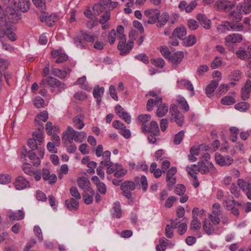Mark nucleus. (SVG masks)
I'll return each mask as SVG.
<instances>
[{"mask_svg":"<svg viewBox=\"0 0 251 251\" xmlns=\"http://www.w3.org/2000/svg\"><path fill=\"white\" fill-rule=\"evenodd\" d=\"M184 45L187 47H190L194 45L196 42V38L195 35H191L186 38L184 40Z\"/></svg>","mask_w":251,"mask_h":251,"instance_id":"603ef678","label":"nucleus"},{"mask_svg":"<svg viewBox=\"0 0 251 251\" xmlns=\"http://www.w3.org/2000/svg\"><path fill=\"white\" fill-rule=\"evenodd\" d=\"M30 5L29 0H19L18 7L23 12H27L29 9Z\"/></svg>","mask_w":251,"mask_h":251,"instance_id":"473e14b6","label":"nucleus"},{"mask_svg":"<svg viewBox=\"0 0 251 251\" xmlns=\"http://www.w3.org/2000/svg\"><path fill=\"white\" fill-rule=\"evenodd\" d=\"M215 158L216 163L220 166H229L234 161L231 156L228 155H223L219 153H215Z\"/></svg>","mask_w":251,"mask_h":251,"instance_id":"1a4fd4ad","label":"nucleus"},{"mask_svg":"<svg viewBox=\"0 0 251 251\" xmlns=\"http://www.w3.org/2000/svg\"><path fill=\"white\" fill-rule=\"evenodd\" d=\"M74 137H75V130L74 129L70 127L67 131L63 132L62 134V140L68 141L69 143L72 144L74 140Z\"/></svg>","mask_w":251,"mask_h":251,"instance_id":"5701e85b","label":"nucleus"},{"mask_svg":"<svg viewBox=\"0 0 251 251\" xmlns=\"http://www.w3.org/2000/svg\"><path fill=\"white\" fill-rule=\"evenodd\" d=\"M71 195L74 197L75 200H78L81 199V195L76 187L73 186L70 189Z\"/></svg>","mask_w":251,"mask_h":251,"instance_id":"0e129e2a","label":"nucleus"},{"mask_svg":"<svg viewBox=\"0 0 251 251\" xmlns=\"http://www.w3.org/2000/svg\"><path fill=\"white\" fill-rule=\"evenodd\" d=\"M80 34L82 36L85 42H93L95 40L96 36L94 35H90L87 33L86 32L83 31L82 30L80 31Z\"/></svg>","mask_w":251,"mask_h":251,"instance_id":"6e6d98bb","label":"nucleus"},{"mask_svg":"<svg viewBox=\"0 0 251 251\" xmlns=\"http://www.w3.org/2000/svg\"><path fill=\"white\" fill-rule=\"evenodd\" d=\"M161 103H162V98L161 97H156L155 100L150 99L147 102V110L148 111H152L154 105L157 106Z\"/></svg>","mask_w":251,"mask_h":251,"instance_id":"393cba45","label":"nucleus"},{"mask_svg":"<svg viewBox=\"0 0 251 251\" xmlns=\"http://www.w3.org/2000/svg\"><path fill=\"white\" fill-rule=\"evenodd\" d=\"M184 58V53L181 51H178L171 54L169 60L174 65H177L182 61Z\"/></svg>","mask_w":251,"mask_h":251,"instance_id":"dca6fc26","label":"nucleus"},{"mask_svg":"<svg viewBox=\"0 0 251 251\" xmlns=\"http://www.w3.org/2000/svg\"><path fill=\"white\" fill-rule=\"evenodd\" d=\"M244 5L242 6L243 11L245 14H249L251 11V1L245 0L244 2Z\"/></svg>","mask_w":251,"mask_h":251,"instance_id":"338daca9","label":"nucleus"},{"mask_svg":"<svg viewBox=\"0 0 251 251\" xmlns=\"http://www.w3.org/2000/svg\"><path fill=\"white\" fill-rule=\"evenodd\" d=\"M22 169L25 174L29 176H32L34 171L30 164L27 162L24 163Z\"/></svg>","mask_w":251,"mask_h":251,"instance_id":"5fc2aeb1","label":"nucleus"},{"mask_svg":"<svg viewBox=\"0 0 251 251\" xmlns=\"http://www.w3.org/2000/svg\"><path fill=\"white\" fill-rule=\"evenodd\" d=\"M203 228L205 232L207 234H212L214 231L213 226L211 224L209 221L208 220H204Z\"/></svg>","mask_w":251,"mask_h":251,"instance_id":"de8ad7c7","label":"nucleus"},{"mask_svg":"<svg viewBox=\"0 0 251 251\" xmlns=\"http://www.w3.org/2000/svg\"><path fill=\"white\" fill-rule=\"evenodd\" d=\"M78 186L84 193L92 192L94 193V190L90 187V183L89 179L85 177H79L77 180Z\"/></svg>","mask_w":251,"mask_h":251,"instance_id":"f8f14e48","label":"nucleus"},{"mask_svg":"<svg viewBox=\"0 0 251 251\" xmlns=\"http://www.w3.org/2000/svg\"><path fill=\"white\" fill-rule=\"evenodd\" d=\"M223 205L227 209H232L233 207H235L236 202L233 199V197L229 195H227L225 196V199L223 200ZM238 205H240V203L236 202Z\"/></svg>","mask_w":251,"mask_h":251,"instance_id":"6ab92c4d","label":"nucleus"},{"mask_svg":"<svg viewBox=\"0 0 251 251\" xmlns=\"http://www.w3.org/2000/svg\"><path fill=\"white\" fill-rule=\"evenodd\" d=\"M172 35L180 40H183L186 35V28L184 26H179L176 28L172 33Z\"/></svg>","mask_w":251,"mask_h":251,"instance_id":"b1692460","label":"nucleus"},{"mask_svg":"<svg viewBox=\"0 0 251 251\" xmlns=\"http://www.w3.org/2000/svg\"><path fill=\"white\" fill-rule=\"evenodd\" d=\"M215 5L218 9L226 11L232 9L235 4L229 0H218L215 2Z\"/></svg>","mask_w":251,"mask_h":251,"instance_id":"ddd939ff","label":"nucleus"},{"mask_svg":"<svg viewBox=\"0 0 251 251\" xmlns=\"http://www.w3.org/2000/svg\"><path fill=\"white\" fill-rule=\"evenodd\" d=\"M46 84L49 87H57L59 91L64 90L66 88L65 84L62 83L59 80L51 76H47L44 78L40 83L39 87H45Z\"/></svg>","mask_w":251,"mask_h":251,"instance_id":"39448f33","label":"nucleus"},{"mask_svg":"<svg viewBox=\"0 0 251 251\" xmlns=\"http://www.w3.org/2000/svg\"><path fill=\"white\" fill-rule=\"evenodd\" d=\"M243 40L242 35L238 33H233L228 35L225 38V42L226 44L231 43H240Z\"/></svg>","mask_w":251,"mask_h":251,"instance_id":"f3484780","label":"nucleus"},{"mask_svg":"<svg viewBox=\"0 0 251 251\" xmlns=\"http://www.w3.org/2000/svg\"><path fill=\"white\" fill-rule=\"evenodd\" d=\"M170 112L171 113L170 119L172 123H176L178 126H182L183 124L184 115L178 110L177 106L172 104L170 106Z\"/></svg>","mask_w":251,"mask_h":251,"instance_id":"0eeeda50","label":"nucleus"},{"mask_svg":"<svg viewBox=\"0 0 251 251\" xmlns=\"http://www.w3.org/2000/svg\"><path fill=\"white\" fill-rule=\"evenodd\" d=\"M144 192L147 191L148 184L146 177L142 176L141 177L137 176L134 178V181L126 180L121 185V189L122 191L123 195L127 199H130L132 197V191H133L136 186L140 185Z\"/></svg>","mask_w":251,"mask_h":251,"instance_id":"f03ea898","label":"nucleus"},{"mask_svg":"<svg viewBox=\"0 0 251 251\" xmlns=\"http://www.w3.org/2000/svg\"><path fill=\"white\" fill-rule=\"evenodd\" d=\"M100 1L101 3H103L109 10L114 9L118 5L117 2L112 1L111 0H100Z\"/></svg>","mask_w":251,"mask_h":251,"instance_id":"a18cd8bd","label":"nucleus"},{"mask_svg":"<svg viewBox=\"0 0 251 251\" xmlns=\"http://www.w3.org/2000/svg\"><path fill=\"white\" fill-rule=\"evenodd\" d=\"M44 126H41L37 130L33 132L32 134V137L38 142L39 146L41 145L44 141Z\"/></svg>","mask_w":251,"mask_h":251,"instance_id":"aec40b11","label":"nucleus"},{"mask_svg":"<svg viewBox=\"0 0 251 251\" xmlns=\"http://www.w3.org/2000/svg\"><path fill=\"white\" fill-rule=\"evenodd\" d=\"M117 35L120 38V42L118 45V49L120 50L121 55L127 54L133 47V41L135 40L138 35V32L135 30H131L129 32L130 40L126 44V36L124 34V28L122 25H119L117 27Z\"/></svg>","mask_w":251,"mask_h":251,"instance_id":"f257e3e1","label":"nucleus"},{"mask_svg":"<svg viewBox=\"0 0 251 251\" xmlns=\"http://www.w3.org/2000/svg\"><path fill=\"white\" fill-rule=\"evenodd\" d=\"M236 55L238 58L242 60H246L251 57V54L247 51L240 48L236 52Z\"/></svg>","mask_w":251,"mask_h":251,"instance_id":"f704fd0d","label":"nucleus"},{"mask_svg":"<svg viewBox=\"0 0 251 251\" xmlns=\"http://www.w3.org/2000/svg\"><path fill=\"white\" fill-rule=\"evenodd\" d=\"M48 119V113L47 111H44L38 114L35 119L36 124L38 126H42V122H46Z\"/></svg>","mask_w":251,"mask_h":251,"instance_id":"2f4dec72","label":"nucleus"},{"mask_svg":"<svg viewBox=\"0 0 251 251\" xmlns=\"http://www.w3.org/2000/svg\"><path fill=\"white\" fill-rule=\"evenodd\" d=\"M151 61L152 64L159 68H163L165 63L164 60L161 58L152 59Z\"/></svg>","mask_w":251,"mask_h":251,"instance_id":"e2e57ef3","label":"nucleus"},{"mask_svg":"<svg viewBox=\"0 0 251 251\" xmlns=\"http://www.w3.org/2000/svg\"><path fill=\"white\" fill-rule=\"evenodd\" d=\"M237 184L240 188L244 192L249 200H251V179L245 181L239 178L237 180Z\"/></svg>","mask_w":251,"mask_h":251,"instance_id":"9b49d317","label":"nucleus"},{"mask_svg":"<svg viewBox=\"0 0 251 251\" xmlns=\"http://www.w3.org/2000/svg\"><path fill=\"white\" fill-rule=\"evenodd\" d=\"M242 15L240 12L233 11L229 14V18L234 22L238 23L242 19Z\"/></svg>","mask_w":251,"mask_h":251,"instance_id":"58836bf2","label":"nucleus"},{"mask_svg":"<svg viewBox=\"0 0 251 251\" xmlns=\"http://www.w3.org/2000/svg\"><path fill=\"white\" fill-rule=\"evenodd\" d=\"M236 100L234 98L230 96H226L223 97L221 102L223 105H229L234 104Z\"/></svg>","mask_w":251,"mask_h":251,"instance_id":"09e8293b","label":"nucleus"},{"mask_svg":"<svg viewBox=\"0 0 251 251\" xmlns=\"http://www.w3.org/2000/svg\"><path fill=\"white\" fill-rule=\"evenodd\" d=\"M235 108L241 112L246 111L250 107V104L247 102H240L236 104Z\"/></svg>","mask_w":251,"mask_h":251,"instance_id":"c03bdc74","label":"nucleus"},{"mask_svg":"<svg viewBox=\"0 0 251 251\" xmlns=\"http://www.w3.org/2000/svg\"><path fill=\"white\" fill-rule=\"evenodd\" d=\"M193 220L191 223V228L192 229H199L201 228V222L198 219L194 216L193 217Z\"/></svg>","mask_w":251,"mask_h":251,"instance_id":"69168bd1","label":"nucleus"},{"mask_svg":"<svg viewBox=\"0 0 251 251\" xmlns=\"http://www.w3.org/2000/svg\"><path fill=\"white\" fill-rule=\"evenodd\" d=\"M15 187L17 190H22L30 186L28 180L22 176H18L14 182Z\"/></svg>","mask_w":251,"mask_h":251,"instance_id":"2eb2a0df","label":"nucleus"},{"mask_svg":"<svg viewBox=\"0 0 251 251\" xmlns=\"http://www.w3.org/2000/svg\"><path fill=\"white\" fill-rule=\"evenodd\" d=\"M242 73L239 70H235L229 75V77L231 80L238 81L241 77Z\"/></svg>","mask_w":251,"mask_h":251,"instance_id":"13d9d810","label":"nucleus"},{"mask_svg":"<svg viewBox=\"0 0 251 251\" xmlns=\"http://www.w3.org/2000/svg\"><path fill=\"white\" fill-rule=\"evenodd\" d=\"M86 134L84 132H78L75 130V137L74 140L77 143L82 142L86 138Z\"/></svg>","mask_w":251,"mask_h":251,"instance_id":"ea45409f","label":"nucleus"},{"mask_svg":"<svg viewBox=\"0 0 251 251\" xmlns=\"http://www.w3.org/2000/svg\"><path fill=\"white\" fill-rule=\"evenodd\" d=\"M65 204L69 210H76L79 206V203L77 200L73 198L70 200H66Z\"/></svg>","mask_w":251,"mask_h":251,"instance_id":"c85d7f7f","label":"nucleus"},{"mask_svg":"<svg viewBox=\"0 0 251 251\" xmlns=\"http://www.w3.org/2000/svg\"><path fill=\"white\" fill-rule=\"evenodd\" d=\"M219 84L218 81L212 80L206 87L205 92L206 94H211L213 93Z\"/></svg>","mask_w":251,"mask_h":251,"instance_id":"4c0bfd02","label":"nucleus"},{"mask_svg":"<svg viewBox=\"0 0 251 251\" xmlns=\"http://www.w3.org/2000/svg\"><path fill=\"white\" fill-rule=\"evenodd\" d=\"M171 244V242L166 239L165 237L160 239L159 244L156 247V251H164L166 247Z\"/></svg>","mask_w":251,"mask_h":251,"instance_id":"7c9ffc66","label":"nucleus"},{"mask_svg":"<svg viewBox=\"0 0 251 251\" xmlns=\"http://www.w3.org/2000/svg\"><path fill=\"white\" fill-rule=\"evenodd\" d=\"M20 18L18 14L17 11L14 8H12L10 7H7L5 10V14L4 20L7 21L8 20L11 23H17Z\"/></svg>","mask_w":251,"mask_h":251,"instance_id":"9d476101","label":"nucleus"},{"mask_svg":"<svg viewBox=\"0 0 251 251\" xmlns=\"http://www.w3.org/2000/svg\"><path fill=\"white\" fill-rule=\"evenodd\" d=\"M169 18V15L167 12H163L159 17L157 21L156 25L158 27H162L164 26L168 21Z\"/></svg>","mask_w":251,"mask_h":251,"instance_id":"c756f323","label":"nucleus"},{"mask_svg":"<svg viewBox=\"0 0 251 251\" xmlns=\"http://www.w3.org/2000/svg\"><path fill=\"white\" fill-rule=\"evenodd\" d=\"M127 173V170L122 167V166L118 164L116 172L114 174V176L116 177H121L125 176Z\"/></svg>","mask_w":251,"mask_h":251,"instance_id":"49530a36","label":"nucleus"},{"mask_svg":"<svg viewBox=\"0 0 251 251\" xmlns=\"http://www.w3.org/2000/svg\"><path fill=\"white\" fill-rule=\"evenodd\" d=\"M142 131L153 135H158L160 132L159 126H143Z\"/></svg>","mask_w":251,"mask_h":251,"instance_id":"72a5a7b5","label":"nucleus"},{"mask_svg":"<svg viewBox=\"0 0 251 251\" xmlns=\"http://www.w3.org/2000/svg\"><path fill=\"white\" fill-rule=\"evenodd\" d=\"M110 155L111 153L109 151H104L101 155L103 160L100 162V165H111L112 162L110 160Z\"/></svg>","mask_w":251,"mask_h":251,"instance_id":"a19ab883","label":"nucleus"},{"mask_svg":"<svg viewBox=\"0 0 251 251\" xmlns=\"http://www.w3.org/2000/svg\"><path fill=\"white\" fill-rule=\"evenodd\" d=\"M197 19L201 25L205 29H208L210 28L211 21L206 16L202 14H199L197 16Z\"/></svg>","mask_w":251,"mask_h":251,"instance_id":"412c9836","label":"nucleus"},{"mask_svg":"<svg viewBox=\"0 0 251 251\" xmlns=\"http://www.w3.org/2000/svg\"><path fill=\"white\" fill-rule=\"evenodd\" d=\"M5 36L11 41H15L17 39L16 34L12 30L10 22L4 19H0V38Z\"/></svg>","mask_w":251,"mask_h":251,"instance_id":"20e7f679","label":"nucleus"},{"mask_svg":"<svg viewBox=\"0 0 251 251\" xmlns=\"http://www.w3.org/2000/svg\"><path fill=\"white\" fill-rule=\"evenodd\" d=\"M59 20V17L56 14H51L48 16L46 24L49 26H52Z\"/></svg>","mask_w":251,"mask_h":251,"instance_id":"8fccbe9b","label":"nucleus"},{"mask_svg":"<svg viewBox=\"0 0 251 251\" xmlns=\"http://www.w3.org/2000/svg\"><path fill=\"white\" fill-rule=\"evenodd\" d=\"M186 170L188 174L191 177L197 176L196 175L199 173L198 171V168L197 165H192L191 166H187Z\"/></svg>","mask_w":251,"mask_h":251,"instance_id":"37998d69","label":"nucleus"},{"mask_svg":"<svg viewBox=\"0 0 251 251\" xmlns=\"http://www.w3.org/2000/svg\"><path fill=\"white\" fill-rule=\"evenodd\" d=\"M197 5V2L196 0L192 1L189 4H187L185 1L183 0L180 2L178 7L180 10H185L186 12L188 13L191 12Z\"/></svg>","mask_w":251,"mask_h":251,"instance_id":"a211bd4d","label":"nucleus"},{"mask_svg":"<svg viewBox=\"0 0 251 251\" xmlns=\"http://www.w3.org/2000/svg\"><path fill=\"white\" fill-rule=\"evenodd\" d=\"M160 13L157 9H149L144 11L143 23L146 25L147 24H153L157 22Z\"/></svg>","mask_w":251,"mask_h":251,"instance_id":"423d86ee","label":"nucleus"},{"mask_svg":"<svg viewBox=\"0 0 251 251\" xmlns=\"http://www.w3.org/2000/svg\"><path fill=\"white\" fill-rule=\"evenodd\" d=\"M44 150L42 148L37 150H30L27 151L26 149H23L21 152V158H25L27 157L30 162L34 166H38L40 164L41 159L44 157Z\"/></svg>","mask_w":251,"mask_h":251,"instance_id":"7ed1b4c3","label":"nucleus"},{"mask_svg":"<svg viewBox=\"0 0 251 251\" xmlns=\"http://www.w3.org/2000/svg\"><path fill=\"white\" fill-rule=\"evenodd\" d=\"M119 130V133L125 138L128 139L131 136V132L129 129H127L126 126H115Z\"/></svg>","mask_w":251,"mask_h":251,"instance_id":"79ce46f5","label":"nucleus"},{"mask_svg":"<svg viewBox=\"0 0 251 251\" xmlns=\"http://www.w3.org/2000/svg\"><path fill=\"white\" fill-rule=\"evenodd\" d=\"M151 120V116L150 114H141L138 116V123L143 126H147L146 124Z\"/></svg>","mask_w":251,"mask_h":251,"instance_id":"c9c22d12","label":"nucleus"},{"mask_svg":"<svg viewBox=\"0 0 251 251\" xmlns=\"http://www.w3.org/2000/svg\"><path fill=\"white\" fill-rule=\"evenodd\" d=\"M117 37L120 40V38L117 35V29H116V31L115 29L111 30L109 33L108 39L109 43L111 45H113L115 43Z\"/></svg>","mask_w":251,"mask_h":251,"instance_id":"052dcab7","label":"nucleus"},{"mask_svg":"<svg viewBox=\"0 0 251 251\" xmlns=\"http://www.w3.org/2000/svg\"><path fill=\"white\" fill-rule=\"evenodd\" d=\"M116 113L122 118L127 124H129L131 122V117L129 114L126 113L124 109L119 104L116 105L115 107Z\"/></svg>","mask_w":251,"mask_h":251,"instance_id":"4468645a","label":"nucleus"},{"mask_svg":"<svg viewBox=\"0 0 251 251\" xmlns=\"http://www.w3.org/2000/svg\"><path fill=\"white\" fill-rule=\"evenodd\" d=\"M177 84L179 88H181L182 87H183L184 88L190 91L193 94H194V87L190 81L183 79L180 80H178L177 81Z\"/></svg>","mask_w":251,"mask_h":251,"instance_id":"cd10ccee","label":"nucleus"},{"mask_svg":"<svg viewBox=\"0 0 251 251\" xmlns=\"http://www.w3.org/2000/svg\"><path fill=\"white\" fill-rule=\"evenodd\" d=\"M45 104L44 100L40 97H36L34 100V104L38 108H42Z\"/></svg>","mask_w":251,"mask_h":251,"instance_id":"774afa93","label":"nucleus"},{"mask_svg":"<svg viewBox=\"0 0 251 251\" xmlns=\"http://www.w3.org/2000/svg\"><path fill=\"white\" fill-rule=\"evenodd\" d=\"M85 194L83 196L84 203L87 204H91L93 201V196L95 194H92V192L84 193Z\"/></svg>","mask_w":251,"mask_h":251,"instance_id":"bf43d9fd","label":"nucleus"},{"mask_svg":"<svg viewBox=\"0 0 251 251\" xmlns=\"http://www.w3.org/2000/svg\"><path fill=\"white\" fill-rule=\"evenodd\" d=\"M53 74L60 78H64L67 76V72L65 71L61 70L57 68H54L52 70Z\"/></svg>","mask_w":251,"mask_h":251,"instance_id":"680f3d73","label":"nucleus"},{"mask_svg":"<svg viewBox=\"0 0 251 251\" xmlns=\"http://www.w3.org/2000/svg\"><path fill=\"white\" fill-rule=\"evenodd\" d=\"M197 166L198 171L202 175L208 173L214 174L217 172L216 169L214 167L213 164L209 162L207 159L199 162Z\"/></svg>","mask_w":251,"mask_h":251,"instance_id":"6e6552de","label":"nucleus"},{"mask_svg":"<svg viewBox=\"0 0 251 251\" xmlns=\"http://www.w3.org/2000/svg\"><path fill=\"white\" fill-rule=\"evenodd\" d=\"M224 27V29L226 30H232L237 31H240L243 30L244 26L243 25L239 24H234L229 22H226L224 25H221Z\"/></svg>","mask_w":251,"mask_h":251,"instance_id":"4be33fe9","label":"nucleus"},{"mask_svg":"<svg viewBox=\"0 0 251 251\" xmlns=\"http://www.w3.org/2000/svg\"><path fill=\"white\" fill-rule=\"evenodd\" d=\"M157 106L156 116L158 117H162L166 115L168 111V106L166 104L162 102Z\"/></svg>","mask_w":251,"mask_h":251,"instance_id":"a878e982","label":"nucleus"},{"mask_svg":"<svg viewBox=\"0 0 251 251\" xmlns=\"http://www.w3.org/2000/svg\"><path fill=\"white\" fill-rule=\"evenodd\" d=\"M8 218L12 220H21L24 218L25 214L23 211L19 210L17 212H13L11 211L7 214Z\"/></svg>","mask_w":251,"mask_h":251,"instance_id":"bb28decb","label":"nucleus"},{"mask_svg":"<svg viewBox=\"0 0 251 251\" xmlns=\"http://www.w3.org/2000/svg\"><path fill=\"white\" fill-rule=\"evenodd\" d=\"M106 8V7L103 3H101L100 1V3H96L94 5L93 10L95 14L99 15L104 11Z\"/></svg>","mask_w":251,"mask_h":251,"instance_id":"e433bc0d","label":"nucleus"},{"mask_svg":"<svg viewBox=\"0 0 251 251\" xmlns=\"http://www.w3.org/2000/svg\"><path fill=\"white\" fill-rule=\"evenodd\" d=\"M113 209L114 210L113 212V216L117 218H120L121 217L122 212L119 202L115 203Z\"/></svg>","mask_w":251,"mask_h":251,"instance_id":"4d7b16f0","label":"nucleus"},{"mask_svg":"<svg viewBox=\"0 0 251 251\" xmlns=\"http://www.w3.org/2000/svg\"><path fill=\"white\" fill-rule=\"evenodd\" d=\"M177 101L178 103L180 105V108H181L186 112L189 110V105L187 101L184 98H179L177 100Z\"/></svg>","mask_w":251,"mask_h":251,"instance_id":"864d4df0","label":"nucleus"},{"mask_svg":"<svg viewBox=\"0 0 251 251\" xmlns=\"http://www.w3.org/2000/svg\"><path fill=\"white\" fill-rule=\"evenodd\" d=\"M104 92V87L97 86L94 88L93 95L95 98H100L103 95Z\"/></svg>","mask_w":251,"mask_h":251,"instance_id":"3c124183","label":"nucleus"}]
</instances>
